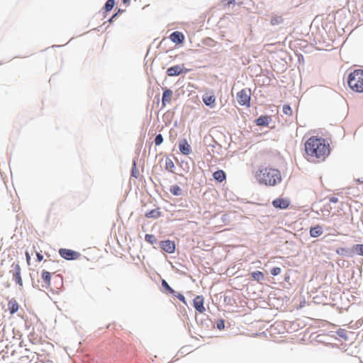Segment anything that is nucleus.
<instances>
[{"label": "nucleus", "mask_w": 363, "mask_h": 363, "mask_svg": "<svg viewBox=\"0 0 363 363\" xmlns=\"http://www.w3.org/2000/svg\"><path fill=\"white\" fill-rule=\"evenodd\" d=\"M305 152L308 160L323 162L330 154V145L324 138L312 136L305 143Z\"/></svg>", "instance_id": "f257e3e1"}, {"label": "nucleus", "mask_w": 363, "mask_h": 363, "mask_svg": "<svg viewBox=\"0 0 363 363\" xmlns=\"http://www.w3.org/2000/svg\"><path fill=\"white\" fill-rule=\"evenodd\" d=\"M257 182L261 185L273 186L281 182V175L277 169L261 167L255 174Z\"/></svg>", "instance_id": "f03ea898"}, {"label": "nucleus", "mask_w": 363, "mask_h": 363, "mask_svg": "<svg viewBox=\"0 0 363 363\" xmlns=\"http://www.w3.org/2000/svg\"><path fill=\"white\" fill-rule=\"evenodd\" d=\"M349 87L354 91L363 92V70L355 69L351 72L347 78Z\"/></svg>", "instance_id": "7ed1b4c3"}, {"label": "nucleus", "mask_w": 363, "mask_h": 363, "mask_svg": "<svg viewBox=\"0 0 363 363\" xmlns=\"http://www.w3.org/2000/svg\"><path fill=\"white\" fill-rule=\"evenodd\" d=\"M237 100L240 105L250 106L251 89L245 88L237 93Z\"/></svg>", "instance_id": "20e7f679"}, {"label": "nucleus", "mask_w": 363, "mask_h": 363, "mask_svg": "<svg viewBox=\"0 0 363 363\" xmlns=\"http://www.w3.org/2000/svg\"><path fill=\"white\" fill-rule=\"evenodd\" d=\"M10 273L12 274L13 279L15 280L16 283L18 284L20 287H22L23 283L21 278V268L18 262H13L12 264Z\"/></svg>", "instance_id": "39448f33"}, {"label": "nucleus", "mask_w": 363, "mask_h": 363, "mask_svg": "<svg viewBox=\"0 0 363 363\" xmlns=\"http://www.w3.org/2000/svg\"><path fill=\"white\" fill-rule=\"evenodd\" d=\"M60 255L65 259H76L79 257V253L72 250L62 248L59 250Z\"/></svg>", "instance_id": "423d86ee"}, {"label": "nucleus", "mask_w": 363, "mask_h": 363, "mask_svg": "<svg viewBox=\"0 0 363 363\" xmlns=\"http://www.w3.org/2000/svg\"><path fill=\"white\" fill-rule=\"evenodd\" d=\"M290 200L286 198H277L272 201L275 208L286 209L290 205Z\"/></svg>", "instance_id": "0eeeda50"}, {"label": "nucleus", "mask_w": 363, "mask_h": 363, "mask_svg": "<svg viewBox=\"0 0 363 363\" xmlns=\"http://www.w3.org/2000/svg\"><path fill=\"white\" fill-rule=\"evenodd\" d=\"M204 298L203 296H196L194 299V307L199 313H203L206 309L203 306Z\"/></svg>", "instance_id": "6e6552de"}, {"label": "nucleus", "mask_w": 363, "mask_h": 363, "mask_svg": "<svg viewBox=\"0 0 363 363\" xmlns=\"http://www.w3.org/2000/svg\"><path fill=\"white\" fill-rule=\"evenodd\" d=\"M162 249L168 253H173L175 250V244L173 241L167 240L160 242Z\"/></svg>", "instance_id": "1a4fd4ad"}, {"label": "nucleus", "mask_w": 363, "mask_h": 363, "mask_svg": "<svg viewBox=\"0 0 363 363\" xmlns=\"http://www.w3.org/2000/svg\"><path fill=\"white\" fill-rule=\"evenodd\" d=\"M179 149L182 154L186 155H189L191 151V147L186 139L179 141Z\"/></svg>", "instance_id": "9d476101"}, {"label": "nucleus", "mask_w": 363, "mask_h": 363, "mask_svg": "<svg viewBox=\"0 0 363 363\" xmlns=\"http://www.w3.org/2000/svg\"><path fill=\"white\" fill-rule=\"evenodd\" d=\"M203 103L211 108L215 106L216 97L213 94H206L202 97Z\"/></svg>", "instance_id": "9b49d317"}, {"label": "nucleus", "mask_w": 363, "mask_h": 363, "mask_svg": "<svg viewBox=\"0 0 363 363\" xmlns=\"http://www.w3.org/2000/svg\"><path fill=\"white\" fill-rule=\"evenodd\" d=\"M20 308V306L15 298H11L8 303V309L11 315L16 313Z\"/></svg>", "instance_id": "f8f14e48"}, {"label": "nucleus", "mask_w": 363, "mask_h": 363, "mask_svg": "<svg viewBox=\"0 0 363 363\" xmlns=\"http://www.w3.org/2000/svg\"><path fill=\"white\" fill-rule=\"evenodd\" d=\"M169 38L174 43H182L184 40V36L181 32L174 31L170 35Z\"/></svg>", "instance_id": "ddd939ff"}, {"label": "nucleus", "mask_w": 363, "mask_h": 363, "mask_svg": "<svg viewBox=\"0 0 363 363\" xmlns=\"http://www.w3.org/2000/svg\"><path fill=\"white\" fill-rule=\"evenodd\" d=\"M173 92L169 89H164L162 95V106H165L166 104H169L172 101Z\"/></svg>", "instance_id": "4468645a"}, {"label": "nucleus", "mask_w": 363, "mask_h": 363, "mask_svg": "<svg viewBox=\"0 0 363 363\" xmlns=\"http://www.w3.org/2000/svg\"><path fill=\"white\" fill-rule=\"evenodd\" d=\"M182 72V68L179 65H175L167 69V74L169 77L178 76Z\"/></svg>", "instance_id": "2eb2a0df"}, {"label": "nucleus", "mask_w": 363, "mask_h": 363, "mask_svg": "<svg viewBox=\"0 0 363 363\" xmlns=\"http://www.w3.org/2000/svg\"><path fill=\"white\" fill-rule=\"evenodd\" d=\"M271 121L269 116H261L256 119L255 123L258 126H267Z\"/></svg>", "instance_id": "dca6fc26"}, {"label": "nucleus", "mask_w": 363, "mask_h": 363, "mask_svg": "<svg viewBox=\"0 0 363 363\" xmlns=\"http://www.w3.org/2000/svg\"><path fill=\"white\" fill-rule=\"evenodd\" d=\"M41 279L43 281V282L45 283L44 286L46 288L50 287V280H51V274L46 270H43L41 272Z\"/></svg>", "instance_id": "f3484780"}, {"label": "nucleus", "mask_w": 363, "mask_h": 363, "mask_svg": "<svg viewBox=\"0 0 363 363\" xmlns=\"http://www.w3.org/2000/svg\"><path fill=\"white\" fill-rule=\"evenodd\" d=\"M323 234V229L320 225L313 227L310 230V235L312 238H318Z\"/></svg>", "instance_id": "a211bd4d"}, {"label": "nucleus", "mask_w": 363, "mask_h": 363, "mask_svg": "<svg viewBox=\"0 0 363 363\" xmlns=\"http://www.w3.org/2000/svg\"><path fill=\"white\" fill-rule=\"evenodd\" d=\"M284 18L281 15H274L272 16L270 20V24L272 26H278L284 23Z\"/></svg>", "instance_id": "6ab92c4d"}, {"label": "nucleus", "mask_w": 363, "mask_h": 363, "mask_svg": "<svg viewBox=\"0 0 363 363\" xmlns=\"http://www.w3.org/2000/svg\"><path fill=\"white\" fill-rule=\"evenodd\" d=\"M213 179L218 181V182H222L226 178L225 173L223 170H218L215 172L213 174Z\"/></svg>", "instance_id": "aec40b11"}, {"label": "nucleus", "mask_w": 363, "mask_h": 363, "mask_svg": "<svg viewBox=\"0 0 363 363\" xmlns=\"http://www.w3.org/2000/svg\"><path fill=\"white\" fill-rule=\"evenodd\" d=\"M161 216V213L159 209H153L145 213L147 218H157Z\"/></svg>", "instance_id": "412c9836"}, {"label": "nucleus", "mask_w": 363, "mask_h": 363, "mask_svg": "<svg viewBox=\"0 0 363 363\" xmlns=\"http://www.w3.org/2000/svg\"><path fill=\"white\" fill-rule=\"evenodd\" d=\"M251 276L253 279L259 281L264 279V274L262 272L257 271L251 273Z\"/></svg>", "instance_id": "4be33fe9"}, {"label": "nucleus", "mask_w": 363, "mask_h": 363, "mask_svg": "<svg viewBox=\"0 0 363 363\" xmlns=\"http://www.w3.org/2000/svg\"><path fill=\"white\" fill-rule=\"evenodd\" d=\"M169 191L174 196H179L182 194V189L178 185L172 186Z\"/></svg>", "instance_id": "5701e85b"}, {"label": "nucleus", "mask_w": 363, "mask_h": 363, "mask_svg": "<svg viewBox=\"0 0 363 363\" xmlns=\"http://www.w3.org/2000/svg\"><path fill=\"white\" fill-rule=\"evenodd\" d=\"M282 111L284 115L288 116H291L293 114V111L291 106L288 104L284 105L282 108Z\"/></svg>", "instance_id": "b1692460"}, {"label": "nucleus", "mask_w": 363, "mask_h": 363, "mask_svg": "<svg viewBox=\"0 0 363 363\" xmlns=\"http://www.w3.org/2000/svg\"><path fill=\"white\" fill-rule=\"evenodd\" d=\"M353 250L358 255L363 256V244H357L354 245Z\"/></svg>", "instance_id": "393cba45"}, {"label": "nucleus", "mask_w": 363, "mask_h": 363, "mask_svg": "<svg viewBox=\"0 0 363 363\" xmlns=\"http://www.w3.org/2000/svg\"><path fill=\"white\" fill-rule=\"evenodd\" d=\"M114 5H115L114 0H108L106 2L105 6H104L106 11H110L113 8Z\"/></svg>", "instance_id": "a878e982"}, {"label": "nucleus", "mask_w": 363, "mask_h": 363, "mask_svg": "<svg viewBox=\"0 0 363 363\" xmlns=\"http://www.w3.org/2000/svg\"><path fill=\"white\" fill-rule=\"evenodd\" d=\"M162 286L168 291L169 293L173 294H174V290L170 287V286L168 284V283L165 280L162 281Z\"/></svg>", "instance_id": "bb28decb"}, {"label": "nucleus", "mask_w": 363, "mask_h": 363, "mask_svg": "<svg viewBox=\"0 0 363 363\" xmlns=\"http://www.w3.org/2000/svg\"><path fill=\"white\" fill-rule=\"evenodd\" d=\"M166 169L169 170L170 172H173V168L174 167V164L171 160H167L165 162Z\"/></svg>", "instance_id": "cd10ccee"}, {"label": "nucleus", "mask_w": 363, "mask_h": 363, "mask_svg": "<svg viewBox=\"0 0 363 363\" xmlns=\"http://www.w3.org/2000/svg\"><path fill=\"white\" fill-rule=\"evenodd\" d=\"M145 240L151 244L154 243L156 240L155 236L151 234H146L145 236Z\"/></svg>", "instance_id": "c85d7f7f"}, {"label": "nucleus", "mask_w": 363, "mask_h": 363, "mask_svg": "<svg viewBox=\"0 0 363 363\" xmlns=\"http://www.w3.org/2000/svg\"><path fill=\"white\" fill-rule=\"evenodd\" d=\"M163 142V137L161 134H158L155 138V145H160Z\"/></svg>", "instance_id": "c756f323"}, {"label": "nucleus", "mask_w": 363, "mask_h": 363, "mask_svg": "<svg viewBox=\"0 0 363 363\" xmlns=\"http://www.w3.org/2000/svg\"><path fill=\"white\" fill-rule=\"evenodd\" d=\"M281 269L280 267H274L271 270V274L273 276H277V275H279L281 273Z\"/></svg>", "instance_id": "7c9ffc66"}, {"label": "nucleus", "mask_w": 363, "mask_h": 363, "mask_svg": "<svg viewBox=\"0 0 363 363\" xmlns=\"http://www.w3.org/2000/svg\"><path fill=\"white\" fill-rule=\"evenodd\" d=\"M177 297L181 301H182L184 303L186 304V299H185V297L183 294H179L178 295H177Z\"/></svg>", "instance_id": "2f4dec72"}, {"label": "nucleus", "mask_w": 363, "mask_h": 363, "mask_svg": "<svg viewBox=\"0 0 363 363\" xmlns=\"http://www.w3.org/2000/svg\"><path fill=\"white\" fill-rule=\"evenodd\" d=\"M345 252H346V250L343 247H340L336 250V252L339 255H344Z\"/></svg>", "instance_id": "473e14b6"}, {"label": "nucleus", "mask_w": 363, "mask_h": 363, "mask_svg": "<svg viewBox=\"0 0 363 363\" xmlns=\"http://www.w3.org/2000/svg\"><path fill=\"white\" fill-rule=\"evenodd\" d=\"M26 262L28 265L30 264V256L28 252H26Z\"/></svg>", "instance_id": "72a5a7b5"}, {"label": "nucleus", "mask_w": 363, "mask_h": 363, "mask_svg": "<svg viewBox=\"0 0 363 363\" xmlns=\"http://www.w3.org/2000/svg\"><path fill=\"white\" fill-rule=\"evenodd\" d=\"M36 257H37V259H38V262L42 261L43 259V256L40 253H39V252L36 253Z\"/></svg>", "instance_id": "f704fd0d"}, {"label": "nucleus", "mask_w": 363, "mask_h": 363, "mask_svg": "<svg viewBox=\"0 0 363 363\" xmlns=\"http://www.w3.org/2000/svg\"><path fill=\"white\" fill-rule=\"evenodd\" d=\"M217 327L218 329L221 330L224 328V322L223 320H221L220 323H218Z\"/></svg>", "instance_id": "c9c22d12"}, {"label": "nucleus", "mask_w": 363, "mask_h": 363, "mask_svg": "<svg viewBox=\"0 0 363 363\" xmlns=\"http://www.w3.org/2000/svg\"><path fill=\"white\" fill-rule=\"evenodd\" d=\"M330 201L332 202V203H337L338 202V199L336 198V197H330L329 199Z\"/></svg>", "instance_id": "e433bc0d"}, {"label": "nucleus", "mask_w": 363, "mask_h": 363, "mask_svg": "<svg viewBox=\"0 0 363 363\" xmlns=\"http://www.w3.org/2000/svg\"><path fill=\"white\" fill-rule=\"evenodd\" d=\"M233 2H234V0H228V4H233Z\"/></svg>", "instance_id": "4c0bfd02"}, {"label": "nucleus", "mask_w": 363, "mask_h": 363, "mask_svg": "<svg viewBox=\"0 0 363 363\" xmlns=\"http://www.w3.org/2000/svg\"><path fill=\"white\" fill-rule=\"evenodd\" d=\"M130 0H123V3L126 4L128 2H129Z\"/></svg>", "instance_id": "58836bf2"}]
</instances>
